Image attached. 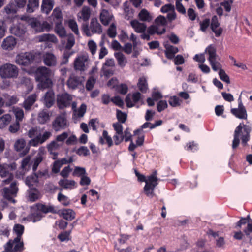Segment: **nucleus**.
<instances>
[{
  "label": "nucleus",
  "instance_id": "0e129e2a",
  "mask_svg": "<svg viewBox=\"0 0 252 252\" xmlns=\"http://www.w3.org/2000/svg\"><path fill=\"white\" fill-rule=\"evenodd\" d=\"M87 106L85 104L82 103L78 110H75V111L77 112V116L79 118L82 117L86 112Z\"/></svg>",
  "mask_w": 252,
  "mask_h": 252
},
{
  "label": "nucleus",
  "instance_id": "6ab92c4d",
  "mask_svg": "<svg viewBox=\"0 0 252 252\" xmlns=\"http://www.w3.org/2000/svg\"><path fill=\"white\" fill-rule=\"evenodd\" d=\"M37 95L35 94H32L25 99L23 103V107L26 111H29L32 107L37 100Z\"/></svg>",
  "mask_w": 252,
  "mask_h": 252
},
{
  "label": "nucleus",
  "instance_id": "49530a36",
  "mask_svg": "<svg viewBox=\"0 0 252 252\" xmlns=\"http://www.w3.org/2000/svg\"><path fill=\"white\" fill-rule=\"evenodd\" d=\"M80 18H82L85 23L88 21L90 17L91 11L89 8L84 7L83 8L81 12Z\"/></svg>",
  "mask_w": 252,
  "mask_h": 252
},
{
  "label": "nucleus",
  "instance_id": "2eb2a0df",
  "mask_svg": "<svg viewBox=\"0 0 252 252\" xmlns=\"http://www.w3.org/2000/svg\"><path fill=\"white\" fill-rule=\"evenodd\" d=\"M46 107L51 108L55 103V96L54 91L52 90H48L44 95L41 99Z\"/></svg>",
  "mask_w": 252,
  "mask_h": 252
},
{
  "label": "nucleus",
  "instance_id": "20e7f679",
  "mask_svg": "<svg viewBox=\"0 0 252 252\" xmlns=\"http://www.w3.org/2000/svg\"><path fill=\"white\" fill-rule=\"evenodd\" d=\"M82 30L87 36H91L92 34H101L102 32V28L100 24L96 18H93L91 20L90 25L87 23H84L82 25Z\"/></svg>",
  "mask_w": 252,
  "mask_h": 252
},
{
  "label": "nucleus",
  "instance_id": "bf43d9fd",
  "mask_svg": "<svg viewBox=\"0 0 252 252\" xmlns=\"http://www.w3.org/2000/svg\"><path fill=\"white\" fill-rule=\"evenodd\" d=\"M26 142L24 139H19L15 143L14 147L17 151H21L25 146Z\"/></svg>",
  "mask_w": 252,
  "mask_h": 252
},
{
  "label": "nucleus",
  "instance_id": "c756f323",
  "mask_svg": "<svg viewBox=\"0 0 252 252\" xmlns=\"http://www.w3.org/2000/svg\"><path fill=\"white\" fill-rule=\"evenodd\" d=\"M112 16L109 11L106 9H103L100 14V20L101 22L104 26L108 25L110 22Z\"/></svg>",
  "mask_w": 252,
  "mask_h": 252
},
{
  "label": "nucleus",
  "instance_id": "f704fd0d",
  "mask_svg": "<svg viewBox=\"0 0 252 252\" xmlns=\"http://www.w3.org/2000/svg\"><path fill=\"white\" fill-rule=\"evenodd\" d=\"M11 121V116L9 114H6L0 117V129L6 127Z\"/></svg>",
  "mask_w": 252,
  "mask_h": 252
},
{
  "label": "nucleus",
  "instance_id": "9b49d317",
  "mask_svg": "<svg viewBox=\"0 0 252 252\" xmlns=\"http://www.w3.org/2000/svg\"><path fill=\"white\" fill-rule=\"evenodd\" d=\"M21 238H19L18 241L10 240L5 246V250L7 252H21L24 249V243L21 241Z\"/></svg>",
  "mask_w": 252,
  "mask_h": 252
},
{
  "label": "nucleus",
  "instance_id": "ddd939ff",
  "mask_svg": "<svg viewBox=\"0 0 252 252\" xmlns=\"http://www.w3.org/2000/svg\"><path fill=\"white\" fill-rule=\"evenodd\" d=\"M52 132L50 131H45L42 134L37 135L35 138L29 141V144L30 146H37L42 144L47 141L52 136Z\"/></svg>",
  "mask_w": 252,
  "mask_h": 252
},
{
  "label": "nucleus",
  "instance_id": "1a4fd4ad",
  "mask_svg": "<svg viewBox=\"0 0 252 252\" xmlns=\"http://www.w3.org/2000/svg\"><path fill=\"white\" fill-rule=\"evenodd\" d=\"M238 102V108H231L230 112L237 118L246 120L247 119L248 114L246 109L242 103L241 96H239Z\"/></svg>",
  "mask_w": 252,
  "mask_h": 252
},
{
  "label": "nucleus",
  "instance_id": "dca6fc26",
  "mask_svg": "<svg viewBox=\"0 0 252 252\" xmlns=\"http://www.w3.org/2000/svg\"><path fill=\"white\" fill-rule=\"evenodd\" d=\"M67 125V120L63 115H61L56 117L53 122V128L56 131L64 129Z\"/></svg>",
  "mask_w": 252,
  "mask_h": 252
},
{
  "label": "nucleus",
  "instance_id": "bb28decb",
  "mask_svg": "<svg viewBox=\"0 0 252 252\" xmlns=\"http://www.w3.org/2000/svg\"><path fill=\"white\" fill-rule=\"evenodd\" d=\"M60 216L62 217L64 219L71 221L75 218V212L71 209H63L60 211Z\"/></svg>",
  "mask_w": 252,
  "mask_h": 252
},
{
  "label": "nucleus",
  "instance_id": "0eeeda50",
  "mask_svg": "<svg viewBox=\"0 0 252 252\" xmlns=\"http://www.w3.org/2000/svg\"><path fill=\"white\" fill-rule=\"evenodd\" d=\"M35 55L32 53H21L16 56V63L19 65L28 66L33 63Z\"/></svg>",
  "mask_w": 252,
  "mask_h": 252
},
{
  "label": "nucleus",
  "instance_id": "7c9ffc66",
  "mask_svg": "<svg viewBox=\"0 0 252 252\" xmlns=\"http://www.w3.org/2000/svg\"><path fill=\"white\" fill-rule=\"evenodd\" d=\"M39 0H28L27 11L32 13L39 8Z\"/></svg>",
  "mask_w": 252,
  "mask_h": 252
},
{
  "label": "nucleus",
  "instance_id": "412c9836",
  "mask_svg": "<svg viewBox=\"0 0 252 252\" xmlns=\"http://www.w3.org/2000/svg\"><path fill=\"white\" fill-rule=\"evenodd\" d=\"M219 26L220 23L218 22L217 16H213L211 19L210 26L212 31L215 33L216 37L220 36L223 30L220 27L217 29Z\"/></svg>",
  "mask_w": 252,
  "mask_h": 252
},
{
  "label": "nucleus",
  "instance_id": "e433bc0d",
  "mask_svg": "<svg viewBox=\"0 0 252 252\" xmlns=\"http://www.w3.org/2000/svg\"><path fill=\"white\" fill-rule=\"evenodd\" d=\"M40 42L50 41L55 43L57 41L56 37L54 34H43L38 37Z\"/></svg>",
  "mask_w": 252,
  "mask_h": 252
},
{
  "label": "nucleus",
  "instance_id": "3c124183",
  "mask_svg": "<svg viewBox=\"0 0 252 252\" xmlns=\"http://www.w3.org/2000/svg\"><path fill=\"white\" fill-rule=\"evenodd\" d=\"M124 6L125 18L128 20L133 17V10L132 9L130 8L129 6H127L126 2L124 3Z\"/></svg>",
  "mask_w": 252,
  "mask_h": 252
},
{
  "label": "nucleus",
  "instance_id": "f257e3e1",
  "mask_svg": "<svg viewBox=\"0 0 252 252\" xmlns=\"http://www.w3.org/2000/svg\"><path fill=\"white\" fill-rule=\"evenodd\" d=\"M252 127L247 125L240 123L235 128L234 133V139L232 141V148L233 150L238 147L240 144L239 137L241 135L242 144L244 146L247 145L248 141L250 140V132Z\"/></svg>",
  "mask_w": 252,
  "mask_h": 252
},
{
  "label": "nucleus",
  "instance_id": "b1692460",
  "mask_svg": "<svg viewBox=\"0 0 252 252\" xmlns=\"http://www.w3.org/2000/svg\"><path fill=\"white\" fill-rule=\"evenodd\" d=\"M165 50L164 51L166 57L169 59H173L175 54L179 52V49L177 47L174 46L166 44L164 45Z\"/></svg>",
  "mask_w": 252,
  "mask_h": 252
},
{
  "label": "nucleus",
  "instance_id": "423d86ee",
  "mask_svg": "<svg viewBox=\"0 0 252 252\" xmlns=\"http://www.w3.org/2000/svg\"><path fill=\"white\" fill-rule=\"evenodd\" d=\"M19 70L15 65L7 63L0 67V75L2 78H15L18 75Z\"/></svg>",
  "mask_w": 252,
  "mask_h": 252
},
{
  "label": "nucleus",
  "instance_id": "774afa93",
  "mask_svg": "<svg viewBox=\"0 0 252 252\" xmlns=\"http://www.w3.org/2000/svg\"><path fill=\"white\" fill-rule=\"evenodd\" d=\"M20 129V123L18 121L11 124L9 127V131L12 133L17 132Z\"/></svg>",
  "mask_w": 252,
  "mask_h": 252
},
{
  "label": "nucleus",
  "instance_id": "052dcab7",
  "mask_svg": "<svg viewBox=\"0 0 252 252\" xmlns=\"http://www.w3.org/2000/svg\"><path fill=\"white\" fill-rule=\"evenodd\" d=\"M243 231L247 237L249 238L250 243H252V236H251V233H252V222L248 223L247 227Z\"/></svg>",
  "mask_w": 252,
  "mask_h": 252
},
{
  "label": "nucleus",
  "instance_id": "39448f33",
  "mask_svg": "<svg viewBox=\"0 0 252 252\" xmlns=\"http://www.w3.org/2000/svg\"><path fill=\"white\" fill-rule=\"evenodd\" d=\"M156 175L157 171H155L151 175L148 176L144 187V191L145 194L150 198H152L154 196V189L158 185V178L156 177Z\"/></svg>",
  "mask_w": 252,
  "mask_h": 252
},
{
  "label": "nucleus",
  "instance_id": "09e8293b",
  "mask_svg": "<svg viewBox=\"0 0 252 252\" xmlns=\"http://www.w3.org/2000/svg\"><path fill=\"white\" fill-rule=\"evenodd\" d=\"M52 15L53 17V20L54 21L56 20L57 21H61V22H62L63 16L60 8H55L53 11Z\"/></svg>",
  "mask_w": 252,
  "mask_h": 252
},
{
  "label": "nucleus",
  "instance_id": "4be33fe9",
  "mask_svg": "<svg viewBox=\"0 0 252 252\" xmlns=\"http://www.w3.org/2000/svg\"><path fill=\"white\" fill-rule=\"evenodd\" d=\"M16 39L12 36H9L5 38L1 45L2 48L4 50H11L16 44Z\"/></svg>",
  "mask_w": 252,
  "mask_h": 252
},
{
  "label": "nucleus",
  "instance_id": "2f4dec72",
  "mask_svg": "<svg viewBox=\"0 0 252 252\" xmlns=\"http://www.w3.org/2000/svg\"><path fill=\"white\" fill-rule=\"evenodd\" d=\"M61 21L55 22V32L61 37L66 36V32Z\"/></svg>",
  "mask_w": 252,
  "mask_h": 252
},
{
  "label": "nucleus",
  "instance_id": "4d7b16f0",
  "mask_svg": "<svg viewBox=\"0 0 252 252\" xmlns=\"http://www.w3.org/2000/svg\"><path fill=\"white\" fill-rule=\"evenodd\" d=\"M116 116L119 122L121 123H125L127 119L126 114L118 109L117 110Z\"/></svg>",
  "mask_w": 252,
  "mask_h": 252
},
{
  "label": "nucleus",
  "instance_id": "ea45409f",
  "mask_svg": "<svg viewBox=\"0 0 252 252\" xmlns=\"http://www.w3.org/2000/svg\"><path fill=\"white\" fill-rule=\"evenodd\" d=\"M49 119V113L46 110L39 112L38 116V121L41 124H44Z\"/></svg>",
  "mask_w": 252,
  "mask_h": 252
},
{
  "label": "nucleus",
  "instance_id": "864d4df0",
  "mask_svg": "<svg viewBox=\"0 0 252 252\" xmlns=\"http://www.w3.org/2000/svg\"><path fill=\"white\" fill-rule=\"evenodd\" d=\"M68 26L71 30L76 35H79V32L78 30V25L76 22L73 19H70L68 21Z\"/></svg>",
  "mask_w": 252,
  "mask_h": 252
},
{
  "label": "nucleus",
  "instance_id": "e2e57ef3",
  "mask_svg": "<svg viewBox=\"0 0 252 252\" xmlns=\"http://www.w3.org/2000/svg\"><path fill=\"white\" fill-rule=\"evenodd\" d=\"M75 44V38L72 34H70L67 39L66 44L65 46V49L70 50Z\"/></svg>",
  "mask_w": 252,
  "mask_h": 252
},
{
  "label": "nucleus",
  "instance_id": "69168bd1",
  "mask_svg": "<svg viewBox=\"0 0 252 252\" xmlns=\"http://www.w3.org/2000/svg\"><path fill=\"white\" fill-rule=\"evenodd\" d=\"M234 0H225L220 3V5L223 6L225 11L229 12L231 9V4L233 3Z\"/></svg>",
  "mask_w": 252,
  "mask_h": 252
},
{
  "label": "nucleus",
  "instance_id": "13d9d810",
  "mask_svg": "<svg viewBox=\"0 0 252 252\" xmlns=\"http://www.w3.org/2000/svg\"><path fill=\"white\" fill-rule=\"evenodd\" d=\"M116 27L114 23H112L107 30V34L111 38H114L116 36Z\"/></svg>",
  "mask_w": 252,
  "mask_h": 252
},
{
  "label": "nucleus",
  "instance_id": "c03bdc74",
  "mask_svg": "<svg viewBox=\"0 0 252 252\" xmlns=\"http://www.w3.org/2000/svg\"><path fill=\"white\" fill-rule=\"evenodd\" d=\"M138 17L142 21L149 22L151 20L149 12L145 9H143L141 10L138 14Z\"/></svg>",
  "mask_w": 252,
  "mask_h": 252
},
{
  "label": "nucleus",
  "instance_id": "79ce46f5",
  "mask_svg": "<svg viewBox=\"0 0 252 252\" xmlns=\"http://www.w3.org/2000/svg\"><path fill=\"white\" fill-rule=\"evenodd\" d=\"M44 217L41 212L36 211L32 213L29 217L30 221L35 222L39 221Z\"/></svg>",
  "mask_w": 252,
  "mask_h": 252
},
{
  "label": "nucleus",
  "instance_id": "a211bd4d",
  "mask_svg": "<svg viewBox=\"0 0 252 252\" xmlns=\"http://www.w3.org/2000/svg\"><path fill=\"white\" fill-rule=\"evenodd\" d=\"M11 34L18 37H22L26 32V28L22 23L13 25L9 29Z\"/></svg>",
  "mask_w": 252,
  "mask_h": 252
},
{
  "label": "nucleus",
  "instance_id": "58836bf2",
  "mask_svg": "<svg viewBox=\"0 0 252 252\" xmlns=\"http://www.w3.org/2000/svg\"><path fill=\"white\" fill-rule=\"evenodd\" d=\"M166 29L163 28L161 30H159L158 28L154 25H151L148 28V33L149 34L153 35L155 33H157L158 35H161L165 32Z\"/></svg>",
  "mask_w": 252,
  "mask_h": 252
},
{
  "label": "nucleus",
  "instance_id": "f8f14e48",
  "mask_svg": "<svg viewBox=\"0 0 252 252\" xmlns=\"http://www.w3.org/2000/svg\"><path fill=\"white\" fill-rule=\"evenodd\" d=\"M71 100V96L67 93L57 95V103L60 109H63L69 107Z\"/></svg>",
  "mask_w": 252,
  "mask_h": 252
},
{
  "label": "nucleus",
  "instance_id": "5701e85b",
  "mask_svg": "<svg viewBox=\"0 0 252 252\" xmlns=\"http://www.w3.org/2000/svg\"><path fill=\"white\" fill-rule=\"evenodd\" d=\"M43 62L48 66L54 67L57 64V58L52 53H46L43 56Z\"/></svg>",
  "mask_w": 252,
  "mask_h": 252
},
{
  "label": "nucleus",
  "instance_id": "f3484780",
  "mask_svg": "<svg viewBox=\"0 0 252 252\" xmlns=\"http://www.w3.org/2000/svg\"><path fill=\"white\" fill-rule=\"evenodd\" d=\"M129 94H128L125 99V102L126 105V106L128 108H131L133 107L135 105V104L137 103L139 101H141L142 104H144V102L142 100L141 98L142 94L139 92H136L134 93L132 95V99L131 101V98L129 96Z\"/></svg>",
  "mask_w": 252,
  "mask_h": 252
},
{
  "label": "nucleus",
  "instance_id": "37998d69",
  "mask_svg": "<svg viewBox=\"0 0 252 252\" xmlns=\"http://www.w3.org/2000/svg\"><path fill=\"white\" fill-rule=\"evenodd\" d=\"M38 182L37 177L35 174L28 176L25 180L26 184L30 188L33 187L34 184Z\"/></svg>",
  "mask_w": 252,
  "mask_h": 252
},
{
  "label": "nucleus",
  "instance_id": "5fc2aeb1",
  "mask_svg": "<svg viewBox=\"0 0 252 252\" xmlns=\"http://www.w3.org/2000/svg\"><path fill=\"white\" fill-rule=\"evenodd\" d=\"M86 173L85 168L76 166L73 172V175L74 176L82 177Z\"/></svg>",
  "mask_w": 252,
  "mask_h": 252
},
{
  "label": "nucleus",
  "instance_id": "a878e982",
  "mask_svg": "<svg viewBox=\"0 0 252 252\" xmlns=\"http://www.w3.org/2000/svg\"><path fill=\"white\" fill-rule=\"evenodd\" d=\"M37 211L42 213L47 214L48 213H57L53 205H46L41 203H37L35 205Z\"/></svg>",
  "mask_w": 252,
  "mask_h": 252
},
{
  "label": "nucleus",
  "instance_id": "c9c22d12",
  "mask_svg": "<svg viewBox=\"0 0 252 252\" xmlns=\"http://www.w3.org/2000/svg\"><path fill=\"white\" fill-rule=\"evenodd\" d=\"M75 184L74 180L68 179H61L59 182V185L64 189H72Z\"/></svg>",
  "mask_w": 252,
  "mask_h": 252
},
{
  "label": "nucleus",
  "instance_id": "393cba45",
  "mask_svg": "<svg viewBox=\"0 0 252 252\" xmlns=\"http://www.w3.org/2000/svg\"><path fill=\"white\" fill-rule=\"evenodd\" d=\"M41 193L36 188L32 187L28 190V200L33 202L41 198Z\"/></svg>",
  "mask_w": 252,
  "mask_h": 252
},
{
  "label": "nucleus",
  "instance_id": "473e14b6",
  "mask_svg": "<svg viewBox=\"0 0 252 252\" xmlns=\"http://www.w3.org/2000/svg\"><path fill=\"white\" fill-rule=\"evenodd\" d=\"M205 52L209 55L208 60L209 62L216 60V49L213 45L211 44L208 46L205 49Z\"/></svg>",
  "mask_w": 252,
  "mask_h": 252
},
{
  "label": "nucleus",
  "instance_id": "9d476101",
  "mask_svg": "<svg viewBox=\"0 0 252 252\" xmlns=\"http://www.w3.org/2000/svg\"><path fill=\"white\" fill-rule=\"evenodd\" d=\"M29 24L36 32H42L44 31H49L51 29L50 25L46 21L40 23L36 18H32L29 20Z\"/></svg>",
  "mask_w": 252,
  "mask_h": 252
},
{
  "label": "nucleus",
  "instance_id": "a19ab883",
  "mask_svg": "<svg viewBox=\"0 0 252 252\" xmlns=\"http://www.w3.org/2000/svg\"><path fill=\"white\" fill-rule=\"evenodd\" d=\"M24 230V227L23 225L19 224H17L14 225L13 231L17 235V237L15 238V241H18L19 240V238H21Z\"/></svg>",
  "mask_w": 252,
  "mask_h": 252
},
{
  "label": "nucleus",
  "instance_id": "aec40b11",
  "mask_svg": "<svg viewBox=\"0 0 252 252\" xmlns=\"http://www.w3.org/2000/svg\"><path fill=\"white\" fill-rule=\"evenodd\" d=\"M82 82V78L72 75L68 78L67 81V85L69 88L74 90L81 85Z\"/></svg>",
  "mask_w": 252,
  "mask_h": 252
},
{
  "label": "nucleus",
  "instance_id": "4c0bfd02",
  "mask_svg": "<svg viewBox=\"0 0 252 252\" xmlns=\"http://www.w3.org/2000/svg\"><path fill=\"white\" fill-rule=\"evenodd\" d=\"M137 87L139 90L142 93H145L148 89V83L145 78L141 77L138 80Z\"/></svg>",
  "mask_w": 252,
  "mask_h": 252
},
{
  "label": "nucleus",
  "instance_id": "72a5a7b5",
  "mask_svg": "<svg viewBox=\"0 0 252 252\" xmlns=\"http://www.w3.org/2000/svg\"><path fill=\"white\" fill-rule=\"evenodd\" d=\"M118 65L122 68L125 67L127 63V60L125 55L121 52H117L114 54Z\"/></svg>",
  "mask_w": 252,
  "mask_h": 252
},
{
  "label": "nucleus",
  "instance_id": "c85d7f7f",
  "mask_svg": "<svg viewBox=\"0 0 252 252\" xmlns=\"http://www.w3.org/2000/svg\"><path fill=\"white\" fill-rule=\"evenodd\" d=\"M54 0H43L41 4V11L46 14H49L54 5Z\"/></svg>",
  "mask_w": 252,
  "mask_h": 252
},
{
  "label": "nucleus",
  "instance_id": "6e6d98bb",
  "mask_svg": "<svg viewBox=\"0 0 252 252\" xmlns=\"http://www.w3.org/2000/svg\"><path fill=\"white\" fill-rule=\"evenodd\" d=\"M76 154L80 156H87L90 155V151L86 146H81L76 151Z\"/></svg>",
  "mask_w": 252,
  "mask_h": 252
},
{
  "label": "nucleus",
  "instance_id": "8fccbe9b",
  "mask_svg": "<svg viewBox=\"0 0 252 252\" xmlns=\"http://www.w3.org/2000/svg\"><path fill=\"white\" fill-rule=\"evenodd\" d=\"M43 159V157L40 153H38L35 158H34V163L32 166V170L33 172H35L39 164L42 161Z\"/></svg>",
  "mask_w": 252,
  "mask_h": 252
},
{
  "label": "nucleus",
  "instance_id": "de8ad7c7",
  "mask_svg": "<svg viewBox=\"0 0 252 252\" xmlns=\"http://www.w3.org/2000/svg\"><path fill=\"white\" fill-rule=\"evenodd\" d=\"M18 9V8L14 3H10L4 8V10L8 14H13L17 12Z\"/></svg>",
  "mask_w": 252,
  "mask_h": 252
},
{
  "label": "nucleus",
  "instance_id": "6e6552de",
  "mask_svg": "<svg viewBox=\"0 0 252 252\" xmlns=\"http://www.w3.org/2000/svg\"><path fill=\"white\" fill-rule=\"evenodd\" d=\"M18 190L16 182H12L9 187H5L2 189L3 197L9 202L15 203V200L13 197L16 195Z\"/></svg>",
  "mask_w": 252,
  "mask_h": 252
},
{
  "label": "nucleus",
  "instance_id": "cd10ccee",
  "mask_svg": "<svg viewBox=\"0 0 252 252\" xmlns=\"http://www.w3.org/2000/svg\"><path fill=\"white\" fill-rule=\"evenodd\" d=\"M130 24L135 31L137 33H143L146 30L147 26L145 24L140 23L137 20L131 21Z\"/></svg>",
  "mask_w": 252,
  "mask_h": 252
},
{
  "label": "nucleus",
  "instance_id": "338daca9",
  "mask_svg": "<svg viewBox=\"0 0 252 252\" xmlns=\"http://www.w3.org/2000/svg\"><path fill=\"white\" fill-rule=\"evenodd\" d=\"M155 23L158 25L166 26L167 24L166 18L162 15L157 17L155 20Z\"/></svg>",
  "mask_w": 252,
  "mask_h": 252
},
{
  "label": "nucleus",
  "instance_id": "4468645a",
  "mask_svg": "<svg viewBox=\"0 0 252 252\" xmlns=\"http://www.w3.org/2000/svg\"><path fill=\"white\" fill-rule=\"evenodd\" d=\"M88 58L86 56L77 57L74 61V68L76 71H84L87 68Z\"/></svg>",
  "mask_w": 252,
  "mask_h": 252
},
{
  "label": "nucleus",
  "instance_id": "680f3d73",
  "mask_svg": "<svg viewBox=\"0 0 252 252\" xmlns=\"http://www.w3.org/2000/svg\"><path fill=\"white\" fill-rule=\"evenodd\" d=\"M181 101L178 97L173 96L170 97L169 100V103L172 107H177L180 105Z\"/></svg>",
  "mask_w": 252,
  "mask_h": 252
},
{
  "label": "nucleus",
  "instance_id": "603ef678",
  "mask_svg": "<svg viewBox=\"0 0 252 252\" xmlns=\"http://www.w3.org/2000/svg\"><path fill=\"white\" fill-rule=\"evenodd\" d=\"M58 200L61 202L63 206H67L70 204V201L68 197L60 192L58 195Z\"/></svg>",
  "mask_w": 252,
  "mask_h": 252
},
{
  "label": "nucleus",
  "instance_id": "7ed1b4c3",
  "mask_svg": "<svg viewBox=\"0 0 252 252\" xmlns=\"http://www.w3.org/2000/svg\"><path fill=\"white\" fill-rule=\"evenodd\" d=\"M16 168L17 164L15 162L0 164V176L1 178H7L6 179L2 181V185L9 184L13 180V171Z\"/></svg>",
  "mask_w": 252,
  "mask_h": 252
},
{
  "label": "nucleus",
  "instance_id": "a18cd8bd",
  "mask_svg": "<svg viewBox=\"0 0 252 252\" xmlns=\"http://www.w3.org/2000/svg\"><path fill=\"white\" fill-rule=\"evenodd\" d=\"M205 242L203 240H200L196 242V248L193 249V252H209L206 249H203Z\"/></svg>",
  "mask_w": 252,
  "mask_h": 252
},
{
  "label": "nucleus",
  "instance_id": "f03ea898",
  "mask_svg": "<svg viewBox=\"0 0 252 252\" xmlns=\"http://www.w3.org/2000/svg\"><path fill=\"white\" fill-rule=\"evenodd\" d=\"M51 70L49 68L41 66L38 67L35 72L36 80L39 83V88H50L52 86L53 82L51 79Z\"/></svg>",
  "mask_w": 252,
  "mask_h": 252
}]
</instances>
